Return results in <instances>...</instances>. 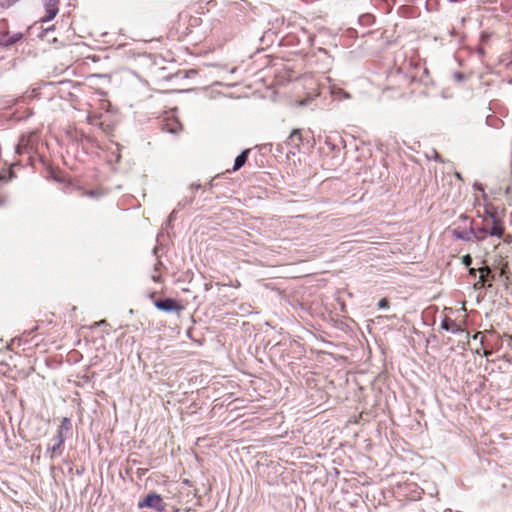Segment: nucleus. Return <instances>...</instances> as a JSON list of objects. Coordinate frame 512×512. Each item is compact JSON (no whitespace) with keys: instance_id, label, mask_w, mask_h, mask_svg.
Returning a JSON list of instances; mask_svg holds the SVG:
<instances>
[{"instance_id":"f257e3e1","label":"nucleus","mask_w":512,"mask_h":512,"mask_svg":"<svg viewBox=\"0 0 512 512\" xmlns=\"http://www.w3.org/2000/svg\"><path fill=\"white\" fill-rule=\"evenodd\" d=\"M139 508L149 507L155 509L158 512H163L166 509V504L164 503L162 497L156 493H150L145 496V498L138 503Z\"/></svg>"},{"instance_id":"f03ea898","label":"nucleus","mask_w":512,"mask_h":512,"mask_svg":"<svg viewBox=\"0 0 512 512\" xmlns=\"http://www.w3.org/2000/svg\"><path fill=\"white\" fill-rule=\"evenodd\" d=\"M154 305L158 310L164 312H178L183 309V307L175 299L172 298L159 299L155 301Z\"/></svg>"},{"instance_id":"7ed1b4c3","label":"nucleus","mask_w":512,"mask_h":512,"mask_svg":"<svg viewBox=\"0 0 512 512\" xmlns=\"http://www.w3.org/2000/svg\"><path fill=\"white\" fill-rule=\"evenodd\" d=\"M54 443L52 445L47 446V452H50L51 458L55 456H59L63 452V446L65 442V436L61 435V433H57V435L53 439Z\"/></svg>"},{"instance_id":"20e7f679","label":"nucleus","mask_w":512,"mask_h":512,"mask_svg":"<svg viewBox=\"0 0 512 512\" xmlns=\"http://www.w3.org/2000/svg\"><path fill=\"white\" fill-rule=\"evenodd\" d=\"M43 2L46 10V15L42 18V21L47 22L52 20L57 15L59 11V0H43Z\"/></svg>"},{"instance_id":"39448f33","label":"nucleus","mask_w":512,"mask_h":512,"mask_svg":"<svg viewBox=\"0 0 512 512\" xmlns=\"http://www.w3.org/2000/svg\"><path fill=\"white\" fill-rule=\"evenodd\" d=\"M452 235L459 240L465 241V242H471L474 241L475 234L472 231V223H470V228L468 230H461L459 228H455L452 231Z\"/></svg>"},{"instance_id":"423d86ee","label":"nucleus","mask_w":512,"mask_h":512,"mask_svg":"<svg viewBox=\"0 0 512 512\" xmlns=\"http://www.w3.org/2000/svg\"><path fill=\"white\" fill-rule=\"evenodd\" d=\"M288 142L294 147L299 148L302 143V134L300 129H293L288 137Z\"/></svg>"},{"instance_id":"0eeeda50","label":"nucleus","mask_w":512,"mask_h":512,"mask_svg":"<svg viewBox=\"0 0 512 512\" xmlns=\"http://www.w3.org/2000/svg\"><path fill=\"white\" fill-rule=\"evenodd\" d=\"M492 224V227L490 229H487L488 235L492 237L502 238V236L504 235V228L501 224V221H494Z\"/></svg>"},{"instance_id":"6e6552de","label":"nucleus","mask_w":512,"mask_h":512,"mask_svg":"<svg viewBox=\"0 0 512 512\" xmlns=\"http://www.w3.org/2000/svg\"><path fill=\"white\" fill-rule=\"evenodd\" d=\"M248 154H249V150L246 149V150H243L235 159L234 161V166H233V171H237L239 170L241 167L244 166V164L246 163L247 161V158H248Z\"/></svg>"},{"instance_id":"1a4fd4ad","label":"nucleus","mask_w":512,"mask_h":512,"mask_svg":"<svg viewBox=\"0 0 512 512\" xmlns=\"http://www.w3.org/2000/svg\"><path fill=\"white\" fill-rule=\"evenodd\" d=\"M471 223H472V231L475 234L474 241H477V242L483 241L486 238V236L488 235L487 229L484 227L474 226L473 221H471Z\"/></svg>"},{"instance_id":"9d476101","label":"nucleus","mask_w":512,"mask_h":512,"mask_svg":"<svg viewBox=\"0 0 512 512\" xmlns=\"http://www.w3.org/2000/svg\"><path fill=\"white\" fill-rule=\"evenodd\" d=\"M71 430V422L70 419L67 417H64L61 421V424L58 428L57 433H61V435H64L65 432H68Z\"/></svg>"},{"instance_id":"9b49d317","label":"nucleus","mask_w":512,"mask_h":512,"mask_svg":"<svg viewBox=\"0 0 512 512\" xmlns=\"http://www.w3.org/2000/svg\"><path fill=\"white\" fill-rule=\"evenodd\" d=\"M441 327L444 330L450 331L452 333H457L458 331H460V328L458 327L457 324H455L454 322L449 323L448 320H444L441 324Z\"/></svg>"},{"instance_id":"f8f14e48","label":"nucleus","mask_w":512,"mask_h":512,"mask_svg":"<svg viewBox=\"0 0 512 512\" xmlns=\"http://www.w3.org/2000/svg\"><path fill=\"white\" fill-rule=\"evenodd\" d=\"M478 270L480 272V277H479V282L477 284H475V286H477L478 284L483 286L484 283L486 282V276L490 273V268L485 266V267L479 268Z\"/></svg>"},{"instance_id":"ddd939ff","label":"nucleus","mask_w":512,"mask_h":512,"mask_svg":"<svg viewBox=\"0 0 512 512\" xmlns=\"http://www.w3.org/2000/svg\"><path fill=\"white\" fill-rule=\"evenodd\" d=\"M21 37H22L21 33H16L13 36H11L10 38H8L7 40H5V45H7V46L13 45L17 41H19L21 39Z\"/></svg>"},{"instance_id":"4468645a","label":"nucleus","mask_w":512,"mask_h":512,"mask_svg":"<svg viewBox=\"0 0 512 512\" xmlns=\"http://www.w3.org/2000/svg\"><path fill=\"white\" fill-rule=\"evenodd\" d=\"M486 213L487 215L489 216V218L492 220V223L494 221L496 222H500L498 216H497V213L495 211H489V210H486Z\"/></svg>"},{"instance_id":"2eb2a0df","label":"nucleus","mask_w":512,"mask_h":512,"mask_svg":"<svg viewBox=\"0 0 512 512\" xmlns=\"http://www.w3.org/2000/svg\"><path fill=\"white\" fill-rule=\"evenodd\" d=\"M462 263L466 267H469L472 264V257L469 254L464 255L462 258Z\"/></svg>"},{"instance_id":"dca6fc26","label":"nucleus","mask_w":512,"mask_h":512,"mask_svg":"<svg viewBox=\"0 0 512 512\" xmlns=\"http://www.w3.org/2000/svg\"><path fill=\"white\" fill-rule=\"evenodd\" d=\"M378 307H379L380 309H386V308H388V307H389V302H388V300H387L386 298H383V299L379 300V302H378Z\"/></svg>"},{"instance_id":"f3484780","label":"nucleus","mask_w":512,"mask_h":512,"mask_svg":"<svg viewBox=\"0 0 512 512\" xmlns=\"http://www.w3.org/2000/svg\"><path fill=\"white\" fill-rule=\"evenodd\" d=\"M175 214H176L175 210H174V211H172V212L170 213V215H169V217H168V221H169V222H171L172 220H174V218H175Z\"/></svg>"},{"instance_id":"a211bd4d","label":"nucleus","mask_w":512,"mask_h":512,"mask_svg":"<svg viewBox=\"0 0 512 512\" xmlns=\"http://www.w3.org/2000/svg\"><path fill=\"white\" fill-rule=\"evenodd\" d=\"M433 153H434V159L437 161H441L440 155L436 151H434Z\"/></svg>"},{"instance_id":"6ab92c4d","label":"nucleus","mask_w":512,"mask_h":512,"mask_svg":"<svg viewBox=\"0 0 512 512\" xmlns=\"http://www.w3.org/2000/svg\"><path fill=\"white\" fill-rule=\"evenodd\" d=\"M469 273H470L471 275H474V276H475V275H476V269H475V268H470Z\"/></svg>"},{"instance_id":"aec40b11","label":"nucleus","mask_w":512,"mask_h":512,"mask_svg":"<svg viewBox=\"0 0 512 512\" xmlns=\"http://www.w3.org/2000/svg\"><path fill=\"white\" fill-rule=\"evenodd\" d=\"M168 131L174 134L177 133V128H169Z\"/></svg>"},{"instance_id":"412c9836","label":"nucleus","mask_w":512,"mask_h":512,"mask_svg":"<svg viewBox=\"0 0 512 512\" xmlns=\"http://www.w3.org/2000/svg\"><path fill=\"white\" fill-rule=\"evenodd\" d=\"M455 176H456L458 179H462V178H461V174H460L459 172H456V173H455Z\"/></svg>"},{"instance_id":"4be33fe9","label":"nucleus","mask_w":512,"mask_h":512,"mask_svg":"<svg viewBox=\"0 0 512 512\" xmlns=\"http://www.w3.org/2000/svg\"><path fill=\"white\" fill-rule=\"evenodd\" d=\"M104 323V320H101L100 322H96L95 325L98 326L100 324Z\"/></svg>"}]
</instances>
